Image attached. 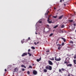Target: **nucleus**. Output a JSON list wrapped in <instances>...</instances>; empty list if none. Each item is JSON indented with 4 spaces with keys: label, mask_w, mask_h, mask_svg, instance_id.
<instances>
[{
    "label": "nucleus",
    "mask_w": 76,
    "mask_h": 76,
    "mask_svg": "<svg viewBox=\"0 0 76 76\" xmlns=\"http://www.w3.org/2000/svg\"><path fill=\"white\" fill-rule=\"evenodd\" d=\"M65 26H64V25H62L61 26V28H64Z\"/></svg>",
    "instance_id": "24"
},
{
    "label": "nucleus",
    "mask_w": 76,
    "mask_h": 76,
    "mask_svg": "<svg viewBox=\"0 0 76 76\" xmlns=\"http://www.w3.org/2000/svg\"><path fill=\"white\" fill-rule=\"evenodd\" d=\"M48 52H49V50H48L47 51H46V53H48Z\"/></svg>",
    "instance_id": "39"
},
{
    "label": "nucleus",
    "mask_w": 76,
    "mask_h": 76,
    "mask_svg": "<svg viewBox=\"0 0 76 76\" xmlns=\"http://www.w3.org/2000/svg\"><path fill=\"white\" fill-rule=\"evenodd\" d=\"M58 42H57V41H56V44H57Z\"/></svg>",
    "instance_id": "47"
},
{
    "label": "nucleus",
    "mask_w": 76,
    "mask_h": 76,
    "mask_svg": "<svg viewBox=\"0 0 76 76\" xmlns=\"http://www.w3.org/2000/svg\"><path fill=\"white\" fill-rule=\"evenodd\" d=\"M50 60H53L54 61V57H53L52 58H52H50Z\"/></svg>",
    "instance_id": "22"
},
{
    "label": "nucleus",
    "mask_w": 76,
    "mask_h": 76,
    "mask_svg": "<svg viewBox=\"0 0 76 76\" xmlns=\"http://www.w3.org/2000/svg\"><path fill=\"white\" fill-rule=\"evenodd\" d=\"M30 37H28V39H27L26 40L27 41H29V40H30Z\"/></svg>",
    "instance_id": "31"
},
{
    "label": "nucleus",
    "mask_w": 76,
    "mask_h": 76,
    "mask_svg": "<svg viewBox=\"0 0 76 76\" xmlns=\"http://www.w3.org/2000/svg\"><path fill=\"white\" fill-rule=\"evenodd\" d=\"M53 18H57V15L56 16H53Z\"/></svg>",
    "instance_id": "37"
},
{
    "label": "nucleus",
    "mask_w": 76,
    "mask_h": 76,
    "mask_svg": "<svg viewBox=\"0 0 76 76\" xmlns=\"http://www.w3.org/2000/svg\"><path fill=\"white\" fill-rule=\"evenodd\" d=\"M58 25H56V26H54L53 27V28H56L57 27H58Z\"/></svg>",
    "instance_id": "17"
},
{
    "label": "nucleus",
    "mask_w": 76,
    "mask_h": 76,
    "mask_svg": "<svg viewBox=\"0 0 76 76\" xmlns=\"http://www.w3.org/2000/svg\"><path fill=\"white\" fill-rule=\"evenodd\" d=\"M64 45V42H63L61 44V45H62L63 46V45Z\"/></svg>",
    "instance_id": "34"
},
{
    "label": "nucleus",
    "mask_w": 76,
    "mask_h": 76,
    "mask_svg": "<svg viewBox=\"0 0 76 76\" xmlns=\"http://www.w3.org/2000/svg\"><path fill=\"white\" fill-rule=\"evenodd\" d=\"M56 8L54 7V10H56Z\"/></svg>",
    "instance_id": "46"
},
{
    "label": "nucleus",
    "mask_w": 76,
    "mask_h": 76,
    "mask_svg": "<svg viewBox=\"0 0 76 76\" xmlns=\"http://www.w3.org/2000/svg\"><path fill=\"white\" fill-rule=\"evenodd\" d=\"M61 47H62V46H58V50H60V48H61Z\"/></svg>",
    "instance_id": "16"
},
{
    "label": "nucleus",
    "mask_w": 76,
    "mask_h": 76,
    "mask_svg": "<svg viewBox=\"0 0 76 76\" xmlns=\"http://www.w3.org/2000/svg\"><path fill=\"white\" fill-rule=\"evenodd\" d=\"M59 40V39H58L57 40V41L58 42V40Z\"/></svg>",
    "instance_id": "44"
},
{
    "label": "nucleus",
    "mask_w": 76,
    "mask_h": 76,
    "mask_svg": "<svg viewBox=\"0 0 76 76\" xmlns=\"http://www.w3.org/2000/svg\"><path fill=\"white\" fill-rule=\"evenodd\" d=\"M67 60L68 61H64V64H68L69 63V60H70V58H66V60Z\"/></svg>",
    "instance_id": "2"
},
{
    "label": "nucleus",
    "mask_w": 76,
    "mask_h": 76,
    "mask_svg": "<svg viewBox=\"0 0 76 76\" xmlns=\"http://www.w3.org/2000/svg\"><path fill=\"white\" fill-rule=\"evenodd\" d=\"M21 66L22 67H24L25 68V69H26V66H25V65H23V64L21 65Z\"/></svg>",
    "instance_id": "12"
},
{
    "label": "nucleus",
    "mask_w": 76,
    "mask_h": 76,
    "mask_svg": "<svg viewBox=\"0 0 76 76\" xmlns=\"http://www.w3.org/2000/svg\"><path fill=\"white\" fill-rule=\"evenodd\" d=\"M76 60H73V62L75 64H76Z\"/></svg>",
    "instance_id": "18"
},
{
    "label": "nucleus",
    "mask_w": 76,
    "mask_h": 76,
    "mask_svg": "<svg viewBox=\"0 0 76 76\" xmlns=\"http://www.w3.org/2000/svg\"><path fill=\"white\" fill-rule=\"evenodd\" d=\"M66 66H68L69 67H69H71V66H72V64H67Z\"/></svg>",
    "instance_id": "11"
},
{
    "label": "nucleus",
    "mask_w": 76,
    "mask_h": 76,
    "mask_svg": "<svg viewBox=\"0 0 76 76\" xmlns=\"http://www.w3.org/2000/svg\"><path fill=\"white\" fill-rule=\"evenodd\" d=\"M22 71H25V69H24V68H22Z\"/></svg>",
    "instance_id": "38"
},
{
    "label": "nucleus",
    "mask_w": 76,
    "mask_h": 76,
    "mask_svg": "<svg viewBox=\"0 0 76 76\" xmlns=\"http://www.w3.org/2000/svg\"><path fill=\"white\" fill-rule=\"evenodd\" d=\"M48 12H49V11H48V12H46L45 13V15H48Z\"/></svg>",
    "instance_id": "27"
},
{
    "label": "nucleus",
    "mask_w": 76,
    "mask_h": 76,
    "mask_svg": "<svg viewBox=\"0 0 76 76\" xmlns=\"http://www.w3.org/2000/svg\"><path fill=\"white\" fill-rule=\"evenodd\" d=\"M53 35V33H51L50 34V37H51Z\"/></svg>",
    "instance_id": "30"
},
{
    "label": "nucleus",
    "mask_w": 76,
    "mask_h": 76,
    "mask_svg": "<svg viewBox=\"0 0 76 76\" xmlns=\"http://www.w3.org/2000/svg\"><path fill=\"white\" fill-rule=\"evenodd\" d=\"M31 48L32 49H33V50H35V47H31Z\"/></svg>",
    "instance_id": "23"
},
{
    "label": "nucleus",
    "mask_w": 76,
    "mask_h": 76,
    "mask_svg": "<svg viewBox=\"0 0 76 76\" xmlns=\"http://www.w3.org/2000/svg\"><path fill=\"white\" fill-rule=\"evenodd\" d=\"M39 43V42H37V43H36V42H34V44L35 45H37V44H38Z\"/></svg>",
    "instance_id": "20"
},
{
    "label": "nucleus",
    "mask_w": 76,
    "mask_h": 76,
    "mask_svg": "<svg viewBox=\"0 0 76 76\" xmlns=\"http://www.w3.org/2000/svg\"><path fill=\"white\" fill-rule=\"evenodd\" d=\"M48 62L50 65H53V62H52L51 61H48Z\"/></svg>",
    "instance_id": "6"
},
{
    "label": "nucleus",
    "mask_w": 76,
    "mask_h": 76,
    "mask_svg": "<svg viewBox=\"0 0 76 76\" xmlns=\"http://www.w3.org/2000/svg\"><path fill=\"white\" fill-rule=\"evenodd\" d=\"M61 73H62V72H61Z\"/></svg>",
    "instance_id": "52"
},
{
    "label": "nucleus",
    "mask_w": 76,
    "mask_h": 76,
    "mask_svg": "<svg viewBox=\"0 0 76 76\" xmlns=\"http://www.w3.org/2000/svg\"><path fill=\"white\" fill-rule=\"evenodd\" d=\"M63 17V15H62L59 17L58 19H62Z\"/></svg>",
    "instance_id": "9"
},
{
    "label": "nucleus",
    "mask_w": 76,
    "mask_h": 76,
    "mask_svg": "<svg viewBox=\"0 0 76 76\" xmlns=\"http://www.w3.org/2000/svg\"><path fill=\"white\" fill-rule=\"evenodd\" d=\"M69 43H70V44H73V42L72 41H70L69 42Z\"/></svg>",
    "instance_id": "28"
},
{
    "label": "nucleus",
    "mask_w": 76,
    "mask_h": 76,
    "mask_svg": "<svg viewBox=\"0 0 76 76\" xmlns=\"http://www.w3.org/2000/svg\"><path fill=\"white\" fill-rule=\"evenodd\" d=\"M50 20H50L49 17H48V18L47 21L49 23H51L52 22V21Z\"/></svg>",
    "instance_id": "5"
},
{
    "label": "nucleus",
    "mask_w": 76,
    "mask_h": 76,
    "mask_svg": "<svg viewBox=\"0 0 76 76\" xmlns=\"http://www.w3.org/2000/svg\"><path fill=\"white\" fill-rule=\"evenodd\" d=\"M64 5L65 6H66V4H64Z\"/></svg>",
    "instance_id": "48"
},
{
    "label": "nucleus",
    "mask_w": 76,
    "mask_h": 76,
    "mask_svg": "<svg viewBox=\"0 0 76 76\" xmlns=\"http://www.w3.org/2000/svg\"><path fill=\"white\" fill-rule=\"evenodd\" d=\"M74 58L75 59L76 58V54L75 55Z\"/></svg>",
    "instance_id": "32"
},
{
    "label": "nucleus",
    "mask_w": 76,
    "mask_h": 76,
    "mask_svg": "<svg viewBox=\"0 0 76 76\" xmlns=\"http://www.w3.org/2000/svg\"><path fill=\"white\" fill-rule=\"evenodd\" d=\"M57 45V46L58 45L59 47H61V45L60 44H58V45Z\"/></svg>",
    "instance_id": "25"
},
{
    "label": "nucleus",
    "mask_w": 76,
    "mask_h": 76,
    "mask_svg": "<svg viewBox=\"0 0 76 76\" xmlns=\"http://www.w3.org/2000/svg\"><path fill=\"white\" fill-rule=\"evenodd\" d=\"M59 72H61V69H59Z\"/></svg>",
    "instance_id": "33"
},
{
    "label": "nucleus",
    "mask_w": 76,
    "mask_h": 76,
    "mask_svg": "<svg viewBox=\"0 0 76 76\" xmlns=\"http://www.w3.org/2000/svg\"><path fill=\"white\" fill-rule=\"evenodd\" d=\"M27 74L28 75H29V74H30V72H29V71H28Z\"/></svg>",
    "instance_id": "35"
},
{
    "label": "nucleus",
    "mask_w": 76,
    "mask_h": 76,
    "mask_svg": "<svg viewBox=\"0 0 76 76\" xmlns=\"http://www.w3.org/2000/svg\"><path fill=\"white\" fill-rule=\"evenodd\" d=\"M41 57H40L39 59H37V62H39V61H41Z\"/></svg>",
    "instance_id": "10"
},
{
    "label": "nucleus",
    "mask_w": 76,
    "mask_h": 76,
    "mask_svg": "<svg viewBox=\"0 0 76 76\" xmlns=\"http://www.w3.org/2000/svg\"><path fill=\"white\" fill-rule=\"evenodd\" d=\"M68 76H70V74H69L68 75Z\"/></svg>",
    "instance_id": "40"
},
{
    "label": "nucleus",
    "mask_w": 76,
    "mask_h": 76,
    "mask_svg": "<svg viewBox=\"0 0 76 76\" xmlns=\"http://www.w3.org/2000/svg\"><path fill=\"white\" fill-rule=\"evenodd\" d=\"M39 23H42V21H39Z\"/></svg>",
    "instance_id": "41"
},
{
    "label": "nucleus",
    "mask_w": 76,
    "mask_h": 76,
    "mask_svg": "<svg viewBox=\"0 0 76 76\" xmlns=\"http://www.w3.org/2000/svg\"><path fill=\"white\" fill-rule=\"evenodd\" d=\"M62 1H64V0H63Z\"/></svg>",
    "instance_id": "49"
},
{
    "label": "nucleus",
    "mask_w": 76,
    "mask_h": 76,
    "mask_svg": "<svg viewBox=\"0 0 76 76\" xmlns=\"http://www.w3.org/2000/svg\"><path fill=\"white\" fill-rule=\"evenodd\" d=\"M67 48H69V47H68V46H67Z\"/></svg>",
    "instance_id": "51"
},
{
    "label": "nucleus",
    "mask_w": 76,
    "mask_h": 76,
    "mask_svg": "<svg viewBox=\"0 0 76 76\" xmlns=\"http://www.w3.org/2000/svg\"><path fill=\"white\" fill-rule=\"evenodd\" d=\"M35 34H37V33H36Z\"/></svg>",
    "instance_id": "50"
},
{
    "label": "nucleus",
    "mask_w": 76,
    "mask_h": 76,
    "mask_svg": "<svg viewBox=\"0 0 76 76\" xmlns=\"http://www.w3.org/2000/svg\"><path fill=\"white\" fill-rule=\"evenodd\" d=\"M73 25H74V26H75L76 25V24H74Z\"/></svg>",
    "instance_id": "42"
},
{
    "label": "nucleus",
    "mask_w": 76,
    "mask_h": 76,
    "mask_svg": "<svg viewBox=\"0 0 76 76\" xmlns=\"http://www.w3.org/2000/svg\"><path fill=\"white\" fill-rule=\"evenodd\" d=\"M61 38V39H63V41L64 42H66V39H65L63 37H62Z\"/></svg>",
    "instance_id": "13"
},
{
    "label": "nucleus",
    "mask_w": 76,
    "mask_h": 76,
    "mask_svg": "<svg viewBox=\"0 0 76 76\" xmlns=\"http://www.w3.org/2000/svg\"><path fill=\"white\" fill-rule=\"evenodd\" d=\"M30 51H31V49H28V53H29V52H30Z\"/></svg>",
    "instance_id": "36"
},
{
    "label": "nucleus",
    "mask_w": 76,
    "mask_h": 76,
    "mask_svg": "<svg viewBox=\"0 0 76 76\" xmlns=\"http://www.w3.org/2000/svg\"><path fill=\"white\" fill-rule=\"evenodd\" d=\"M44 72L45 73H46V72H47V70L46 69H44L43 70Z\"/></svg>",
    "instance_id": "15"
},
{
    "label": "nucleus",
    "mask_w": 76,
    "mask_h": 76,
    "mask_svg": "<svg viewBox=\"0 0 76 76\" xmlns=\"http://www.w3.org/2000/svg\"><path fill=\"white\" fill-rule=\"evenodd\" d=\"M18 68H16L14 69V72H18Z\"/></svg>",
    "instance_id": "8"
},
{
    "label": "nucleus",
    "mask_w": 76,
    "mask_h": 76,
    "mask_svg": "<svg viewBox=\"0 0 76 76\" xmlns=\"http://www.w3.org/2000/svg\"><path fill=\"white\" fill-rule=\"evenodd\" d=\"M46 69L47 70H52V66H46Z\"/></svg>",
    "instance_id": "1"
},
{
    "label": "nucleus",
    "mask_w": 76,
    "mask_h": 76,
    "mask_svg": "<svg viewBox=\"0 0 76 76\" xmlns=\"http://www.w3.org/2000/svg\"><path fill=\"white\" fill-rule=\"evenodd\" d=\"M24 39H23V40H22L21 41V42L22 43V44H23V42H24Z\"/></svg>",
    "instance_id": "19"
},
{
    "label": "nucleus",
    "mask_w": 76,
    "mask_h": 76,
    "mask_svg": "<svg viewBox=\"0 0 76 76\" xmlns=\"http://www.w3.org/2000/svg\"><path fill=\"white\" fill-rule=\"evenodd\" d=\"M62 1V0H60V2H61Z\"/></svg>",
    "instance_id": "45"
},
{
    "label": "nucleus",
    "mask_w": 76,
    "mask_h": 76,
    "mask_svg": "<svg viewBox=\"0 0 76 76\" xmlns=\"http://www.w3.org/2000/svg\"><path fill=\"white\" fill-rule=\"evenodd\" d=\"M61 70L62 71H64V70H65V69H64V68H61Z\"/></svg>",
    "instance_id": "29"
},
{
    "label": "nucleus",
    "mask_w": 76,
    "mask_h": 76,
    "mask_svg": "<svg viewBox=\"0 0 76 76\" xmlns=\"http://www.w3.org/2000/svg\"><path fill=\"white\" fill-rule=\"evenodd\" d=\"M57 57L56 56L55 57V60L56 61H60L61 60V58H57Z\"/></svg>",
    "instance_id": "3"
},
{
    "label": "nucleus",
    "mask_w": 76,
    "mask_h": 76,
    "mask_svg": "<svg viewBox=\"0 0 76 76\" xmlns=\"http://www.w3.org/2000/svg\"><path fill=\"white\" fill-rule=\"evenodd\" d=\"M29 68H30L31 69H32V66L31 65L29 66Z\"/></svg>",
    "instance_id": "26"
},
{
    "label": "nucleus",
    "mask_w": 76,
    "mask_h": 76,
    "mask_svg": "<svg viewBox=\"0 0 76 76\" xmlns=\"http://www.w3.org/2000/svg\"><path fill=\"white\" fill-rule=\"evenodd\" d=\"M28 55H29V56L30 57V56H32V53H30L29 52H28Z\"/></svg>",
    "instance_id": "14"
},
{
    "label": "nucleus",
    "mask_w": 76,
    "mask_h": 76,
    "mask_svg": "<svg viewBox=\"0 0 76 76\" xmlns=\"http://www.w3.org/2000/svg\"><path fill=\"white\" fill-rule=\"evenodd\" d=\"M33 73L34 75H35L37 74V72L36 71H34L33 72Z\"/></svg>",
    "instance_id": "7"
},
{
    "label": "nucleus",
    "mask_w": 76,
    "mask_h": 76,
    "mask_svg": "<svg viewBox=\"0 0 76 76\" xmlns=\"http://www.w3.org/2000/svg\"><path fill=\"white\" fill-rule=\"evenodd\" d=\"M73 20H69V22H73Z\"/></svg>",
    "instance_id": "21"
},
{
    "label": "nucleus",
    "mask_w": 76,
    "mask_h": 76,
    "mask_svg": "<svg viewBox=\"0 0 76 76\" xmlns=\"http://www.w3.org/2000/svg\"><path fill=\"white\" fill-rule=\"evenodd\" d=\"M4 70L5 72H6V71H7V70L6 69H5Z\"/></svg>",
    "instance_id": "43"
},
{
    "label": "nucleus",
    "mask_w": 76,
    "mask_h": 76,
    "mask_svg": "<svg viewBox=\"0 0 76 76\" xmlns=\"http://www.w3.org/2000/svg\"><path fill=\"white\" fill-rule=\"evenodd\" d=\"M28 55V53H23L22 55V57H24V56H27Z\"/></svg>",
    "instance_id": "4"
}]
</instances>
